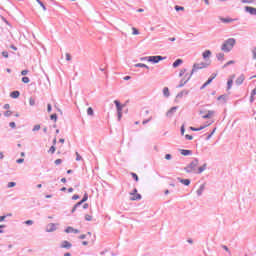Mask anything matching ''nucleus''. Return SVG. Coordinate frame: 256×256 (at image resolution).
<instances>
[{
  "label": "nucleus",
  "mask_w": 256,
  "mask_h": 256,
  "mask_svg": "<svg viewBox=\"0 0 256 256\" xmlns=\"http://www.w3.org/2000/svg\"><path fill=\"white\" fill-rule=\"evenodd\" d=\"M131 176H132V179H134V181H136V182L139 181V176L136 173L132 172Z\"/></svg>",
  "instance_id": "nucleus-33"
},
{
  "label": "nucleus",
  "mask_w": 256,
  "mask_h": 256,
  "mask_svg": "<svg viewBox=\"0 0 256 256\" xmlns=\"http://www.w3.org/2000/svg\"><path fill=\"white\" fill-rule=\"evenodd\" d=\"M216 59L218 61H220L221 63H223V61H225V54L224 53H218L216 54Z\"/></svg>",
  "instance_id": "nucleus-24"
},
{
  "label": "nucleus",
  "mask_w": 256,
  "mask_h": 256,
  "mask_svg": "<svg viewBox=\"0 0 256 256\" xmlns=\"http://www.w3.org/2000/svg\"><path fill=\"white\" fill-rule=\"evenodd\" d=\"M177 180L179 181V183H182V185H185L186 187H189V185H191L190 179H183L181 177H178Z\"/></svg>",
  "instance_id": "nucleus-11"
},
{
  "label": "nucleus",
  "mask_w": 256,
  "mask_h": 256,
  "mask_svg": "<svg viewBox=\"0 0 256 256\" xmlns=\"http://www.w3.org/2000/svg\"><path fill=\"white\" fill-rule=\"evenodd\" d=\"M50 119H51V121L57 122V114H51Z\"/></svg>",
  "instance_id": "nucleus-41"
},
{
  "label": "nucleus",
  "mask_w": 256,
  "mask_h": 256,
  "mask_svg": "<svg viewBox=\"0 0 256 256\" xmlns=\"http://www.w3.org/2000/svg\"><path fill=\"white\" fill-rule=\"evenodd\" d=\"M24 162H25V159H23V158H19V159L16 160V163H18V164H21V163H24Z\"/></svg>",
  "instance_id": "nucleus-57"
},
{
  "label": "nucleus",
  "mask_w": 256,
  "mask_h": 256,
  "mask_svg": "<svg viewBox=\"0 0 256 256\" xmlns=\"http://www.w3.org/2000/svg\"><path fill=\"white\" fill-rule=\"evenodd\" d=\"M81 159H83V158L81 157L79 152H76V161H81Z\"/></svg>",
  "instance_id": "nucleus-55"
},
{
  "label": "nucleus",
  "mask_w": 256,
  "mask_h": 256,
  "mask_svg": "<svg viewBox=\"0 0 256 256\" xmlns=\"http://www.w3.org/2000/svg\"><path fill=\"white\" fill-rule=\"evenodd\" d=\"M243 81H245V74H241L235 81L236 85L239 87L243 85Z\"/></svg>",
  "instance_id": "nucleus-12"
},
{
  "label": "nucleus",
  "mask_w": 256,
  "mask_h": 256,
  "mask_svg": "<svg viewBox=\"0 0 256 256\" xmlns=\"http://www.w3.org/2000/svg\"><path fill=\"white\" fill-rule=\"evenodd\" d=\"M162 93L166 99H169V97H171V93L169 92L168 87H164Z\"/></svg>",
  "instance_id": "nucleus-21"
},
{
  "label": "nucleus",
  "mask_w": 256,
  "mask_h": 256,
  "mask_svg": "<svg viewBox=\"0 0 256 256\" xmlns=\"http://www.w3.org/2000/svg\"><path fill=\"white\" fill-rule=\"evenodd\" d=\"M88 199H89V194H87V192H86V193H84V196H83V198L80 200V202L83 204V203H85Z\"/></svg>",
  "instance_id": "nucleus-28"
},
{
  "label": "nucleus",
  "mask_w": 256,
  "mask_h": 256,
  "mask_svg": "<svg viewBox=\"0 0 256 256\" xmlns=\"http://www.w3.org/2000/svg\"><path fill=\"white\" fill-rule=\"evenodd\" d=\"M165 59H167V57H163L161 55L148 56V62L153 64L159 63L160 61H165Z\"/></svg>",
  "instance_id": "nucleus-5"
},
{
  "label": "nucleus",
  "mask_w": 256,
  "mask_h": 256,
  "mask_svg": "<svg viewBox=\"0 0 256 256\" xmlns=\"http://www.w3.org/2000/svg\"><path fill=\"white\" fill-rule=\"evenodd\" d=\"M183 95H189V90H182L181 92H179V93L176 95V99H181V98H183Z\"/></svg>",
  "instance_id": "nucleus-22"
},
{
  "label": "nucleus",
  "mask_w": 256,
  "mask_h": 256,
  "mask_svg": "<svg viewBox=\"0 0 256 256\" xmlns=\"http://www.w3.org/2000/svg\"><path fill=\"white\" fill-rule=\"evenodd\" d=\"M114 104L116 105V109H117L118 121H121V118L123 117L124 105H122L121 102H119V100H115Z\"/></svg>",
  "instance_id": "nucleus-4"
},
{
  "label": "nucleus",
  "mask_w": 256,
  "mask_h": 256,
  "mask_svg": "<svg viewBox=\"0 0 256 256\" xmlns=\"http://www.w3.org/2000/svg\"><path fill=\"white\" fill-rule=\"evenodd\" d=\"M185 139H187L188 141H193V137L189 134L185 135Z\"/></svg>",
  "instance_id": "nucleus-56"
},
{
  "label": "nucleus",
  "mask_w": 256,
  "mask_h": 256,
  "mask_svg": "<svg viewBox=\"0 0 256 256\" xmlns=\"http://www.w3.org/2000/svg\"><path fill=\"white\" fill-rule=\"evenodd\" d=\"M55 151H57V148L55 146H51L50 149L48 150V153H51V155H53Z\"/></svg>",
  "instance_id": "nucleus-34"
},
{
  "label": "nucleus",
  "mask_w": 256,
  "mask_h": 256,
  "mask_svg": "<svg viewBox=\"0 0 256 256\" xmlns=\"http://www.w3.org/2000/svg\"><path fill=\"white\" fill-rule=\"evenodd\" d=\"M203 191H205V184L200 185V187L198 188V190L196 191L197 196L201 197V195H203Z\"/></svg>",
  "instance_id": "nucleus-19"
},
{
  "label": "nucleus",
  "mask_w": 256,
  "mask_h": 256,
  "mask_svg": "<svg viewBox=\"0 0 256 256\" xmlns=\"http://www.w3.org/2000/svg\"><path fill=\"white\" fill-rule=\"evenodd\" d=\"M215 115V111L209 110L205 115H202V119H211Z\"/></svg>",
  "instance_id": "nucleus-14"
},
{
  "label": "nucleus",
  "mask_w": 256,
  "mask_h": 256,
  "mask_svg": "<svg viewBox=\"0 0 256 256\" xmlns=\"http://www.w3.org/2000/svg\"><path fill=\"white\" fill-rule=\"evenodd\" d=\"M87 115H89V116L95 115V112L93 111V108H92V107H89V108L87 109Z\"/></svg>",
  "instance_id": "nucleus-31"
},
{
  "label": "nucleus",
  "mask_w": 256,
  "mask_h": 256,
  "mask_svg": "<svg viewBox=\"0 0 256 256\" xmlns=\"http://www.w3.org/2000/svg\"><path fill=\"white\" fill-rule=\"evenodd\" d=\"M5 227H6L5 225H0V234L5 233V230H4Z\"/></svg>",
  "instance_id": "nucleus-58"
},
{
  "label": "nucleus",
  "mask_w": 256,
  "mask_h": 256,
  "mask_svg": "<svg viewBox=\"0 0 256 256\" xmlns=\"http://www.w3.org/2000/svg\"><path fill=\"white\" fill-rule=\"evenodd\" d=\"M93 220V216L86 214L85 215V221H92Z\"/></svg>",
  "instance_id": "nucleus-44"
},
{
  "label": "nucleus",
  "mask_w": 256,
  "mask_h": 256,
  "mask_svg": "<svg viewBox=\"0 0 256 256\" xmlns=\"http://www.w3.org/2000/svg\"><path fill=\"white\" fill-rule=\"evenodd\" d=\"M211 83H213V78H208V80L200 87V89H205V87H207V85H211Z\"/></svg>",
  "instance_id": "nucleus-26"
},
{
  "label": "nucleus",
  "mask_w": 256,
  "mask_h": 256,
  "mask_svg": "<svg viewBox=\"0 0 256 256\" xmlns=\"http://www.w3.org/2000/svg\"><path fill=\"white\" fill-rule=\"evenodd\" d=\"M142 196L141 194L137 193L132 198H130L131 201H141Z\"/></svg>",
  "instance_id": "nucleus-27"
},
{
  "label": "nucleus",
  "mask_w": 256,
  "mask_h": 256,
  "mask_svg": "<svg viewBox=\"0 0 256 256\" xmlns=\"http://www.w3.org/2000/svg\"><path fill=\"white\" fill-rule=\"evenodd\" d=\"M220 21L222 23H233V21H238L237 18H224V17H219Z\"/></svg>",
  "instance_id": "nucleus-13"
},
{
  "label": "nucleus",
  "mask_w": 256,
  "mask_h": 256,
  "mask_svg": "<svg viewBox=\"0 0 256 256\" xmlns=\"http://www.w3.org/2000/svg\"><path fill=\"white\" fill-rule=\"evenodd\" d=\"M130 195H137V188H134L133 191L130 193Z\"/></svg>",
  "instance_id": "nucleus-63"
},
{
  "label": "nucleus",
  "mask_w": 256,
  "mask_h": 256,
  "mask_svg": "<svg viewBox=\"0 0 256 256\" xmlns=\"http://www.w3.org/2000/svg\"><path fill=\"white\" fill-rule=\"evenodd\" d=\"M209 65H211V61H209L208 63L207 62L194 63L190 73L191 77H193V74L197 73V71H199L200 69H207Z\"/></svg>",
  "instance_id": "nucleus-3"
},
{
  "label": "nucleus",
  "mask_w": 256,
  "mask_h": 256,
  "mask_svg": "<svg viewBox=\"0 0 256 256\" xmlns=\"http://www.w3.org/2000/svg\"><path fill=\"white\" fill-rule=\"evenodd\" d=\"M2 57H4L5 59H8L9 58V52L3 51L2 52Z\"/></svg>",
  "instance_id": "nucleus-47"
},
{
  "label": "nucleus",
  "mask_w": 256,
  "mask_h": 256,
  "mask_svg": "<svg viewBox=\"0 0 256 256\" xmlns=\"http://www.w3.org/2000/svg\"><path fill=\"white\" fill-rule=\"evenodd\" d=\"M181 135H185V124H183L180 128Z\"/></svg>",
  "instance_id": "nucleus-49"
},
{
  "label": "nucleus",
  "mask_w": 256,
  "mask_h": 256,
  "mask_svg": "<svg viewBox=\"0 0 256 256\" xmlns=\"http://www.w3.org/2000/svg\"><path fill=\"white\" fill-rule=\"evenodd\" d=\"M179 65H183V59H176L175 62L172 64V67L174 69H177V67H179Z\"/></svg>",
  "instance_id": "nucleus-20"
},
{
  "label": "nucleus",
  "mask_w": 256,
  "mask_h": 256,
  "mask_svg": "<svg viewBox=\"0 0 256 256\" xmlns=\"http://www.w3.org/2000/svg\"><path fill=\"white\" fill-rule=\"evenodd\" d=\"M231 87H233V79L227 81V89L229 90Z\"/></svg>",
  "instance_id": "nucleus-32"
},
{
  "label": "nucleus",
  "mask_w": 256,
  "mask_h": 256,
  "mask_svg": "<svg viewBox=\"0 0 256 256\" xmlns=\"http://www.w3.org/2000/svg\"><path fill=\"white\" fill-rule=\"evenodd\" d=\"M191 77L192 76L189 74V77L186 80L182 79L179 85L176 86V89H181V87H185V85H187V83H189V81L191 80Z\"/></svg>",
  "instance_id": "nucleus-8"
},
{
  "label": "nucleus",
  "mask_w": 256,
  "mask_h": 256,
  "mask_svg": "<svg viewBox=\"0 0 256 256\" xmlns=\"http://www.w3.org/2000/svg\"><path fill=\"white\" fill-rule=\"evenodd\" d=\"M226 99H227V95H220V96L217 98L218 101H226Z\"/></svg>",
  "instance_id": "nucleus-36"
},
{
  "label": "nucleus",
  "mask_w": 256,
  "mask_h": 256,
  "mask_svg": "<svg viewBox=\"0 0 256 256\" xmlns=\"http://www.w3.org/2000/svg\"><path fill=\"white\" fill-rule=\"evenodd\" d=\"M199 167V158H193L192 161L184 168L186 173H197Z\"/></svg>",
  "instance_id": "nucleus-1"
},
{
  "label": "nucleus",
  "mask_w": 256,
  "mask_h": 256,
  "mask_svg": "<svg viewBox=\"0 0 256 256\" xmlns=\"http://www.w3.org/2000/svg\"><path fill=\"white\" fill-rule=\"evenodd\" d=\"M24 225H33V220L24 221Z\"/></svg>",
  "instance_id": "nucleus-54"
},
{
  "label": "nucleus",
  "mask_w": 256,
  "mask_h": 256,
  "mask_svg": "<svg viewBox=\"0 0 256 256\" xmlns=\"http://www.w3.org/2000/svg\"><path fill=\"white\" fill-rule=\"evenodd\" d=\"M65 233H73V227L68 226V227L65 229Z\"/></svg>",
  "instance_id": "nucleus-40"
},
{
  "label": "nucleus",
  "mask_w": 256,
  "mask_h": 256,
  "mask_svg": "<svg viewBox=\"0 0 256 256\" xmlns=\"http://www.w3.org/2000/svg\"><path fill=\"white\" fill-rule=\"evenodd\" d=\"M9 127H11V129H15L17 127V124L15 122H10Z\"/></svg>",
  "instance_id": "nucleus-51"
},
{
  "label": "nucleus",
  "mask_w": 256,
  "mask_h": 256,
  "mask_svg": "<svg viewBox=\"0 0 256 256\" xmlns=\"http://www.w3.org/2000/svg\"><path fill=\"white\" fill-rule=\"evenodd\" d=\"M15 185H17V183H15V182H9L8 185H7V188H8V189H11L12 187H15Z\"/></svg>",
  "instance_id": "nucleus-42"
},
{
  "label": "nucleus",
  "mask_w": 256,
  "mask_h": 256,
  "mask_svg": "<svg viewBox=\"0 0 256 256\" xmlns=\"http://www.w3.org/2000/svg\"><path fill=\"white\" fill-rule=\"evenodd\" d=\"M29 105H30L31 107L35 106V99H34L33 97H31V98L29 99Z\"/></svg>",
  "instance_id": "nucleus-38"
},
{
  "label": "nucleus",
  "mask_w": 256,
  "mask_h": 256,
  "mask_svg": "<svg viewBox=\"0 0 256 256\" xmlns=\"http://www.w3.org/2000/svg\"><path fill=\"white\" fill-rule=\"evenodd\" d=\"M66 61H71V54L69 53L66 54Z\"/></svg>",
  "instance_id": "nucleus-64"
},
{
  "label": "nucleus",
  "mask_w": 256,
  "mask_h": 256,
  "mask_svg": "<svg viewBox=\"0 0 256 256\" xmlns=\"http://www.w3.org/2000/svg\"><path fill=\"white\" fill-rule=\"evenodd\" d=\"M180 153L184 157H188L189 155H193V151L192 150H187V149H180Z\"/></svg>",
  "instance_id": "nucleus-17"
},
{
  "label": "nucleus",
  "mask_w": 256,
  "mask_h": 256,
  "mask_svg": "<svg viewBox=\"0 0 256 256\" xmlns=\"http://www.w3.org/2000/svg\"><path fill=\"white\" fill-rule=\"evenodd\" d=\"M241 3L251 4V3H253V0H241Z\"/></svg>",
  "instance_id": "nucleus-61"
},
{
  "label": "nucleus",
  "mask_w": 256,
  "mask_h": 256,
  "mask_svg": "<svg viewBox=\"0 0 256 256\" xmlns=\"http://www.w3.org/2000/svg\"><path fill=\"white\" fill-rule=\"evenodd\" d=\"M134 67H143L144 69H149V66H147V65L144 64V63L135 64Z\"/></svg>",
  "instance_id": "nucleus-29"
},
{
  "label": "nucleus",
  "mask_w": 256,
  "mask_h": 256,
  "mask_svg": "<svg viewBox=\"0 0 256 256\" xmlns=\"http://www.w3.org/2000/svg\"><path fill=\"white\" fill-rule=\"evenodd\" d=\"M11 115H13V112H11V110H7V111L4 113V117H11Z\"/></svg>",
  "instance_id": "nucleus-39"
},
{
  "label": "nucleus",
  "mask_w": 256,
  "mask_h": 256,
  "mask_svg": "<svg viewBox=\"0 0 256 256\" xmlns=\"http://www.w3.org/2000/svg\"><path fill=\"white\" fill-rule=\"evenodd\" d=\"M152 119H153V117H150V118H148L146 120H143L142 121V125H147V123H149Z\"/></svg>",
  "instance_id": "nucleus-46"
},
{
  "label": "nucleus",
  "mask_w": 256,
  "mask_h": 256,
  "mask_svg": "<svg viewBox=\"0 0 256 256\" xmlns=\"http://www.w3.org/2000/svg\"><path fill=\"white\" fill-rule=\"evenodd\" d=\"M222 249H224V251H226L229 255H231V250H229V247H227V245H221Z\"/></svg>",
  "instance_id": "nucleus-35"
},
{
  "label": "nucleus",
  "mask_w": 256,
  "mask_h": 256,
  "mask_svg": "<svg viewBox=\"0 0 256 256\" xmlns=\"http://www.w3.org/2000/svg\"><path fill=\"white\" fill-rule=\"evenodd\" d=\"M179 109V107L177 106H173L172 108H170L167 113H166V117H173V115H175V113H177V110Z\"/></svg>",
  "instance_id": "nucleus-6"
},
{
  "label": "nucleus",
  "mask_w": 256,
  "mask_h": 256,
  "mask_svg": "<svg viewBox=\"0 0 256 256\" xmlns=\"http://www.w3.org/2000/svg\"><path fill=\"white\" fill-rule=\"evenodd\" d=\"M165 159H166L167 161H171V160L173 159V156H172L171 154H166V155H165Z\"/></svg>",
  "instance_id": "nucleus-50"
},
{
  "label": "nucleus",
  "mask_w": 256,
  "mask_h": 256,
  "mask_svg": "<svg viewBox=\"0 0 256 256\" xmlns=\"http://www.w3.org/2000/svg\"><path fill=\"white\" fill-rule=\"evenodd\" d=\"M38 4H40V7H42L43 11H47V7L41 0H36Z\"/></svg>",
  "instance_id": "nucleus-30"
},
{
  "label": "nucleus",
  "mask_w": 256,
  "mask_h": 256,
  "mask_svg": "<svg viewBox=\"0 0 256 256\" xmlns=\"http://www.w3.org/2000/svg\"><path fill=\"white\" fill-rule=\"evenodd\" d=\"M61 249H71V247H73V244H71V242L64 240L62 241L61 245H60Z\"/></svg>",
  "instance_id": "nucleus-9"
},
{
  "label": "nucleus",
  "mask_w": 256,
  "mask_h": 256,
  "mask_svg": "<svg viewBox=\"0 0 256 256\" xmlns=\"http://www.w3.org/2000/svg\"><path fill=\"white\" fill-rule=\"evenodd\" d=\"M21 95V92H19V90H15V91H12L10 93V97L12 99H19V96Z\"/></svg>",
  "instance_id": "nucleus-18"
},
{
  "label": "nucleus",
  "mask_w": 256,
  "mask_h": 256,
  "mask_svg": "<svg viewBox=\"0 0 256 256\" xmlns=\"http://www.w3.org/2000/svg\"><path fill=\"white\" fill-rule=\"evenodd\" d=\"M236 42L235 38H229L222 44L221 49L224 53H230L233 47H235Z\"/></svg>",
  "instance_id": "nucleus-2"
},
{
  "label": "nucleus",
  "mask_w": 256,
  "mask_h": 256,
  "mask_svg": "<svg viewBox=\"0 0 256 256\" xmlns=\"http://www.w3.org/2000/svg\"><path fill=\"white\" fill-rule=\"evenodd\" d=\"M184 10L185 8L183 6H178V5L175 6V11H184Z\"/></svg>",
  "instance_id": "nucleus-45"
},
{
  "label": "nucleus",
  "mask_w": 256,
  "mask_h": 256,
  "mask_svg": "<svg viewBox=\"0 0 256 256\" xmlns=\"http://www.w3.org/2000/svg\"><path fill=\"white\" fill-rule=\"evenodd\" d=\"M132 34L139 35V30L137 28H132Z\"/></svg>",
  "instance_id": "nucleus-52"
},
{
  "label": "nucleus",
  "mask_w": 256,
  "mask_h": 256,
  "mask_svg": "<svg viewBox=\"0 0 256 256\" xmlns=\"http://www.w3.org/2000/svg\"><path fill=\"white\" fill-rule=\"evenodd\" d=\"M206 127H209V125L200 126L199 128L191 126L190 131H203V129H205Z\"/></svg>",
  "instance_id": "nucleus-25"
},
{
  "label": "nucleus",
  "mask_w": 256,
  "mask_h": 256,
  "mask_svg": "<svg viewBox=\"0 0 256 256\" xmlns=\"http://www.w3.org/2000/svg\"><path fill=\"white\" fill-rule=\"evenodd\" d=\"M39 129H41V125L37 124L33 127L32 131H39Z\"/></svg>",
  "instance_id": "nucleus-48"
},
{
  "label": "nucleus",
  "mask_w": 256,
  "mask_h": 256,
  "mask_svg": "<svg viewBox=\"0 0 256 256\" xmlns=\"http://www.w3.org/2000/svg\"><path fill=\"white\" fill-rule=\"evenodd\" d=\"M79 198H80V196L77 195V194H75V195L72 196L73 201H77V199H79Z\"/></svg>",
  "instance_id": "nucleus-62"
},
{
  "label": "nucleus",
  "mask_w": 256,
  "mask_h": 256,
  "mask_svg": "<svg viewBox=\"0 0 256 256\" xmlns=\"http://www.w3.org/2000/svg\"><path fill=\"white\" fill-rule=\"evenodd\" d=\"M207 169V163H204L202 166L198 167V169L196 170V175H201V173H203V171H205Z\"/></svg>",
  "instance_id": "nucleus-15"
},
{
  "label": "nucleus",
  "mask_w": 256,
  "mask_h": 256,
  "mask_svg": "<svg viewBox=\"0 0 256 256\" xmlns=\"http://www.w3.org/2000/svg\"><path fill=\"white\" fill-rule=\"evenodd\" d=\"M53 231H57V226L55 223H50L46 226V233H53Z\"/></svg>",
  "instance_id": "nucleus-7"
},
{
  "label": "nucleus",
  "mask_w": 256,
  "mask_h": 256,
  "mask_svg": "<svg viewBox=\"0 0 256 256\" xmlns=\"http://www.w3.org/2000/svg\"><path fill=\"white\" fill-rule=\"evenodd\" d=\"M52 106H51V104H47V111H48V113H51V111H52Z\"/></svg>",
  "instance_id": "nucleus-60"
},
{
  "label": "nucleus",
  "mask_w": 256,
  "mask_h": 256,
  "mask_svg": "<svg viewBox=\"0 0 256 256\" xmlns=\"http://www.w3.org/2000/svg\"><path fill=\"white\" fill-rule=\"evenodd\" d=\"M207 169V163H204L202 166L198 167V169L196 170V175H201V173H203V171H205Z\"/></svg>",
  "instance_id": "nucleus-16"
},
{
  "label": "nucleus",
  "mask_w": 256,
  "mask_h": 256,
  "mask_svg": "<svg viewBox=\"0 0 256 256\" xmlns=\"http://www.w3.org/2000/svg\"><path fill=\"white\" fill-rule=\"evenodd\" d=\"M202 57L203 59H205V61H207V59H209V57H211V50H206L202 53Z\"/></svg>",
  "instance_id": "nucleus-23"
},
{
  "label": "nucleus",
  "mask_w": 256,
  "mask_h": 256,
  "mask_svg": "<svg viewBox=\"0 0 256 256\" xmlns=\"http://www.w3.org/2000/svg\"><path fill=\"white\" fill-rule=\"evenodd\" d=\"M54 163H55V165H61L63 163V160L62 159H56Z\"/></svg>",
  "instance_id": "nucleus-53"
},
{
  "label": "nucleus",
  "mask_w": 256,
  "mask_h": 256,
  "mask_svg": "<svg viewBox=\"0 0 256 256\" xmlns=\"http://www.w3.org/2000/svg\"><path fill=\"white\" fill-rule=\"evenodd\" d=\"M244 10L246 13H250L251 15H254L256 17V8L251 6H245Z\"/></svg>",
  "instance_id": "nucleus-10"
},
{
  "label": "nucleus",
  "mask_w": 256,
  "mask_h": 256,
  "mask_svg": "<svg viewBox=\"0 0 256 256\" xmlns=\"http://www.w3.org/2000/svg\"><path fill=\"white\" fill-rule=\"evenodd\" d=\"M29 73V70L25 69L21 71V75L25 76Z\"/></svg>",
  "instance_id": "nucleus-59"
},
{
  "label": "nucleus",
  "mask_w": 256,
  "mask_h": 256,
  "mask_svg": "<svg viewBox=\"0 0 256 256\" xmlns=\"http://www.w3.org/2000/svg\"><path fill=\"white\" fill-rule=\"evenodd\" d=\"M185 73H187V69L186 68L180 70L179 77H183V75H185Z\"/></svg>",
  "instance_id": "nucleus-43"
},
{
  "label": "nucleus",
  "mask_w": 256,
  "mask_h": 256,
  "mask_svg": "<svg viewBox=\"0 0 256 256\" xmlns=\"http://www.w3.org/2000/svg\"><path fill=\"white\" fill-rule=\"evenodd\" d=\"M31 80L29 79V77L24 76L22 77V83H29Z\"/></svg>",
  "instance_id": "nucleus-37"
}]
</instances>
